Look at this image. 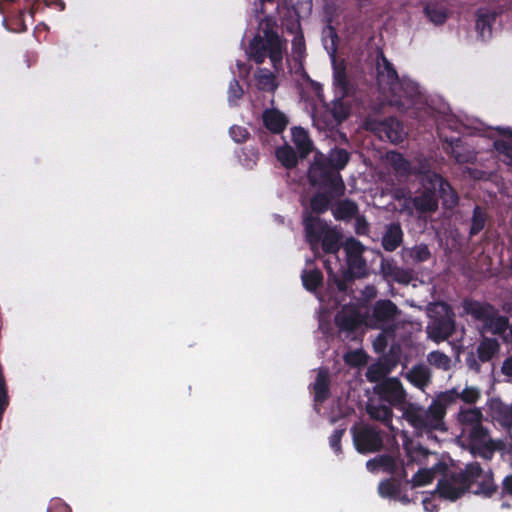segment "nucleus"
Returning a JSON list of instances; mask_svg holds the SVG:
<instances>
[{"mask_svg":"<svg viewBox=\"0 0 512 512\" xmlns=\"http://www.w3.org/2000/svg\"><path fill=\"white\" fill-rule=\"evenodd\" d=\"M441 475L436 492L445 500L456 501L469 491L484 498H491L498 491L494 473L490 469L483 470L479 462L467 463L463 469L455 471L447 468Z\"/></svg>","mask_w":512,"mask_h":512,"instance_id":"nucleus-1","label":"nucleus"},{"mask_svg":"<svg viewBox=\"0 0 512 512\" xmlns=\"http://www.w3.org/2000/svg\"><path fill=\"white\" fill-rule=\"evenodd\" d=\"M275 21L271 17H265L259 23V30L251 40L248 47V57L257 64H262L266 57L270 58L276 72L280 71L284 52V42L273 31Z\"/></svg>","mask_w":512,"mask_h":512,"instance_id":"nucleus-2","label":"nucleus"},{"mask_svg":"<svg viewBox=\"0 0 512 512\" xmlns=\"http://www.w3.org/2000/svg\"><path fill=\"white\" fill-rule=\"evenodd\" d=\"M449 406H451V400L442 391L436 394L426 409L409 404L403 412V418L417 429L445 431V416Z\"/></svg>","mask_w":512,"mask_h":512,"instance_id":"nucleus-3","label":"nucleus"},{"mask_svg":"<svg viewBox=\"0 0 512 512\" xmlns=\"http://www.w3.org/2000/svg\"><path fill=\"white\" fill-rule=\"evenodd\" d=\"M484 414L481 408L460 407L456 421L461 426L463 434L467 436L470 448H501L512 443H501L494 440L490 431L483 425Z\"/></svg>","mask_w":512,"mask_h":512,"instance_id":"nucleus-4","label":"nucleus"},{"mask_svg":"<svg viewBox=\"0 0 512 512\" xmlns=\"http://www.w3.org/2000/svg\"><path fill=\"white\" fill-rule=\"evenodd\" d=\"M397 455L394 454H382L378 455L366 463V468L368 471L375 473L379 470L386 472L394 477H397L399 480H406L407 471L406 465L413 462L414 455L421 454L424 457H427L430 454H433L431 450H405L407 462L401 457L399 451L396 450Z\"/></svg>","mask_w":512,"mask_h":512,"instance_id":"nucleus-5","label":"nucleus"},{"mask_svg":"<svg viewBox=\"0 0 512 512\" xmlns=\"http://www.w3.org/2000/svg\"><path fill=\"white\" fill-rule=\"evenodd\" d=\"M427 313L430 319L426 327L428 338L436 343L447 340L455 330L450 307L443 302L433 303L428 306Z\"/></svg>","mask_w":512,"mask_h":512,"instance_id":"nucleus-6","label":"nucleus"},{"mask_svg":"<svg viewBox=\"0 0 512 512\" xmlns=\"http://www.w3.org/2000/svg\"><path fill=\"white\" fill-rule=\"evenodd\" d=\"M304 227L308 242L315 246L322 239L323 250L327 253H337L341 247L342 234L327 225L317 216L308 215L304 218Z\"/></svg>","mask_w":512,"mask_h":512,"instance_id":"nucleus-7","label":"nucleus"},{"mask_svg":"<svg viewBox=\"0 0 512 512\" xmlns=\"http://www.w3.org/2000/svg\"><path fill=\"white\" fill-rule=\"evenodd\" d=\"M400 311L390 300H379L375 303L372 315L367 319V325L376 329H395L394 321Z\"/></svg>","mask_w":512,"mask_h":512,"instance_id":"nucleus-8","label":"nucleus"},{"mask_svg":"<svg viewBox=\"0 0 512 512\" xmlns=\"http://www.w3.org/2000/svg\"><path fill=\"white\" fill-rule=\"evenodd\" d=\"M309 180L313 185L328 187L334 195H342L344 184L338 172L321 163H314L309 169Z\"/></svg>","mask_w":512,"mask_h":512,"instance_id":"nucleus-9","label":"nucleus"},{"mask_svg":"<svg viewBox=\"0 0 512 512\" xmlns=\"http://www.w3.org/2000/svg\"><path fill=\"white\" fill-rule=\"evenodd\" d=\"M417 172L423 174L421 179L422 185L430 184L434 191L436 188H438L440 197L442 198L443 205L445 207L452 208L456 206L458 203V196L447 181H445L438 174L428 171L426 164H422Z\"/></svg>","mask_w":512,"mask_h":512,"instance_id":"nucleus-10","label":"nucleus"},{"mask_svg":"<svg viewBox=\"0 0 512 512\" xmlns=\"http://www.w3.org/2000/svg\"><path fill=\"white\" fill-rule=\"evenodd\" d=\"M343 249L346 253L349 272L353 277H364L367 274V264L363 258L365 247L356 239L348 238L343 243Z\"/></svg>","mask_w":512,"mask_h":512,"instance_id":"nucleus-11","label":"nucleus"},{"mask_svg":"<svg viewBox=\"0 0 512 512\" xmlns=\"http://www.w3.org/2000/svg\"><path fill=\"white\" fill-rule=\"evenodd\" d=\"M400 81L391 63L381 56L377 62V83L381 92L389 98L400 88Z\"/></svg>","mask_w":512,"mask_h":512,"instance_id":"nucleus-12","label":"nucleus"},{"mask_svg":"<svg viewBox=\"0 0 512 512\" xmlns=\"http://www.w3.org/2000/svg\"><path fill=\"white\" fill-rule=\"evenodd\" d=\"M488 414L491 420L509 433L512 430V402L506 403L499 397L487 401Z\"/></svg>","mask_w":512,"mask_h":512,"instance_id":"nucleus-13","label":"nucleus"},{"mask_svg":"<svg viewBox=\"0 0 512 512\" xmlns=\"http://www.w3.org/2000/svg\"><path fill=\"white\" fill-rule=\"evenodd\" d=\"M377 392L391 405L398 406L406 401L407 393L398 378H387L377 386Z\"/></svg>","mask_w":512,"mask_h":512,"instance_id":"nucleus-14","label":"nucleus"},{"mask_svg":"<svg viewBox=\"0 0 512 512\" xmlns=\"http://www.w3.org/2000/svg\"><path fill=\"white\" fill-rule=\"evenodd\" d=\"M366 129L378 132L380 137H386L392 143L402 141L404 130L401 123L394 118H389L384 122L367 121Z\"/></svg>","mask_w":512,"mask_h":512,"instance_id":"nucleus-15","label":"nucleus"},{"mask_svg":"<svg viewBox=\"0 0 512 512\" xmlns=\"http://www.w3.org/2000/svg\"><path fill=\"white\" fill-rule=\"evenodd\" d=\"M353 438L357 448H381L380 431L368 425H357L353 429Z\"/></svg>","mask_w":512,"mask_h":512,"instance_id":"nucleus-16","label":"nucleus"},{"mask_svg":"<svg viewBox=\"0 0 512 512\" xmlns=\"http://www.w3.org/2000/svg\"><path fill=\"white\" fill-rule=\"evenodd\" d=\"M419 95L417 85L410 80H401L400 88L389 97L391 104L400 108H409L413 100Z\"/></svg>","mask_w":512,"mask_h":512,"instance_id":"nucleus-17","label":"nucleus"},{"mask_svg":"<svg viewBox=\"0 0 512 512\" xmlns=\"http://www.w3.org/2000/svg\"><path fill=\"white\" fill-rule=\"evenodd\" d=\"M423 190L411 199L414 208L422 214L434 213L438 209V198L430 184L422 185Z\"/></svg>","mask_w":512,"mask_h":512,"instance_id":"nucleus-18","label":"nucleus"},{"mask_svg":"<svg viewBox=\"0 0 512 512\" xmlns=\"http://www.w3.org/2000/svg\"><path fill=\"white\" fill-rule=\"evenodd\" d=\"M405 378L419 390L425 391L432 382V371L426 364L418 363L406 372Z\"/></svg>","mask_w":512,"mask_h":512,"instance_id":"nucleus-19","label":"nucleus"},{"mask_svg":"<svg viewBox=\"0 0 512 512\" xmlns=\"http://www.w3.org/2000/svg\"><path fill=\"white\" fill-rule=\"evenodd\" d=\"M444 393L448 398H450L451 405L455 404L459 399L469 407L475 406L482 395L481 389L477 386H465L462 390L452 388L444 391Z\"/></svg>","mask_w":512,"mask_h":512,"instance_id":"nucleus-20","label":"nucleus"},{"mask_svg":"<svg viewBox=\"0 0 512 512\" xmlns=\"http://www.w3.org/2000/svg\"><path fill=\"white\" fill-rule=\"evenodd\" d=\"M361 323V315L353 307H343L335 316V324L340 331L352 332Z\"/></svg>","mask_w":512,"mask_h":512,"instance_id":"nucleus-21","label":"nucleus"},{"mask_svg":"<svg viewBox=\"0 0 512 512\" xmlns=\"http://www.w3.org/2000/svg\"><path fill=\"white\" fill-rule=\"evenodd\" d=\"M447 463L438 460L431 468L419 469L410 480L413 487H422L430 484L437 474L446 472Z\"/></svg>","mask_w":512,"mask_h":512,"instance_id":"nucleus-22","label":"nucleus"},{"mask_svg":"<svg viewBox=\"0 0 512 512\" xmlns=\"http://www.w3.org/2000/svg\"><path fill=\"white\" fill-rule=\"evenodd\" d=\"M262 119L264 126L272 133H281L288 125L287 116L276 108L266 109Z\"/></svg>","mask_w":512,"mask_h":512,"instance_id":"nucleus-23","label":"nucleus"},{"mask_svg":"<svg viewBox=\"0 0 512 512\" xmlns=\"http://www.w3.org/2000/svg\"><path fill=\"white\" fill-rule=\"evenodd\" d=\"M509 331V320L505 316L499 315L494 309L490 317L482 326V332H491L492 334L500 336L503 340Z\"/></svg>","mask_w":512,"mask_h":512,"instance_id":"nucleus-24","label":"nucleus"},{"mask_svg":"<svg viewBox=\"0 0 512 512\" xmlns=\"http://www.w3.org/2000/svg\"><path fill=\"white\" fill-rule=\"evenodd\" d=\"M366 412L371 419L379 421L387 426L390 430H393V410L389 406L370 401L366 405Z\"/></svg>","mask_w":512,"mask_h":512,"instance_id":"nucleus-25","label":"nucleus"},{"mask_svg":"<svg viewBox=\"0 0 512 512\" xmlns=\"http://www.w3.org/2000/svg\"><path fill=\"white\" fill-rule=\"evenodd\" d=\"M278 73L279 71L276 72L274 68L273 71L259 68L254 74L256 87L261 91L274 93L278 88V82L276 80Z\"/></svg>","mask_w":512,"mask_h":512,"instance_id":"nucleus-26","label":"nucleus"},{"mask_svg":"<svg viewBox=\"0 0 512 512\" xmlns=\"http://www.w3.org/2000/svg\"><path fill=\"white\" fill-rule=\"evenodd\" d=\"M403 240V232L399 223H392L386 227L382 237V246L386 251L397 249Z\"/></svg>","mask_w":512,"mask_h":512,"instance_id":"nucleus-27","label":"nucleus"},{"mask_svg":"<svg viewBox=\"0 0 512 512\" xmlns=\"http://www.w3.org/2000/svg\"><path fill=\"white\" fill-rule=\"evenodd\" d=\"M496 12L479 9L476 13V29L482 39L489 38L492 34V25L496 20Z\"/></svg>","mask_w":512,"mask_h":512,"instance_id":"nucleus-28","label":"nucleus"},{"mask_svg":"<svg viewBox=\"0 0 512 512\" xmlns=\"http://www.w3.org/2000/svg\"><path fill=\"white\" fill-rule=\"evenodd\" d=\"M384 160L398 176H407L412 171L409 162L400 153L394 151L387 152Z\"/></svg>","mask_w":512,"mask_h":512,"instance_id":"nucleus-29","label":"nucleus"},{"mask_svg":"<svg viewBox=\"0 0 512 512\" xmlns=\"http://www.w3.org/2000/svg\"><path fill=\"white\" fill-rule=\"evenodd\" d=\"M450 155L458 163H472L476 159L475 152L468 146L463 144L460 140L450 144Z\"/></svg>","mask_w":512,"mask_h":512,"instance_id":"nucleus-30","label":"nucleus"},{"mask_svg":"<svg viewBox=\"0 0 512 512\" xmlns=\"http://www.w3.org/2000/svg\"><path fill=\"white\" fill-rule=\"evenodd\" d=\"M463 309L466 314L473 316L475 319L482 321L483 324L490 317L494 308L488 304H482L476 301H464Z\"/></svg>","mask_w":512,"mask_h":512,"instance_id":"nucleus-31","label":"nucleus"},{"mask_svg":"<svg viewBox=\"0 0 512 512\" xmlns=\"http://www.w3.org/2000/svg\"><path fill=\"white\" fill-rule=\"evenodd\" d=\"M500 345L496 339L484 337L477 347V355L481 362L490 361L499 351Z\"/></svg>","mask_w":512,"mask_h":512,"instance_id":"nucleus-32","label":"nucleus"},{"mask_svg":"<svg viewBox=\"0 0 512 512\" xmlns=\"http://www.w3.org/2000/svg\"><path fill=\"white\" fill-rule=\"evenodd\" d=\"M330 379L326 370L320 369L318 371L313 390L315 393V401L323 402L329 396Z\"/></svg>","mask_w":512,"mask_h":512,"instance_id":"nucleus-33","label":"nucleus"},{"mask_svg":"<svg viewBox=\"0 0 512 512\" xmlns=\"http://www.w3.org/2000/svg\"><path fill=\"white\" fill-rule=\"evenodd\" d=\"M393 366L394 364H389L387 361L373 363L368 367L365 376L371 383L383 381Z\"/></svg>","mask_w":512,"mask_h":512,"instance_id":"nucleus-34","label":"nucleus"},{"mask_svg":"<svg viewBox=\"0 0 512 512\" xmlns=\"http://www.w3.org/2000/svg\"><path fill=\"white\" fill-rule=\"evenodd\" d=\"M397 477L387 478L380 481L378 485V494L382 498L397 499L401 493V485Z\"/></svg>","mask_w":512,"mask_h":512,"instance_id":"nucleus-35","label":"nucleus"},{"mask_svg":"<svg viewBox=\"0 0 512 512\" xmlns=\"http://www.w3.org/2000/svg\"><path fill=\"white\" fill-rule=\"evenodd\" d=\"M333 78L334 84L339 89V93L344 96L348 90V77L346 74V66L343 60L333 61Z\"/></svg>","mask_w":512,"mask_h":512,"instance_id":"nucleus-36","label":"nucleus"},{"mask_svg":"<svg viewBox=\"0 0 512 512\" xmlns=\"http://www.w3.org/2000/svg\"><path fill=\"white\" fill-rule=\"evenodd\" d=\"M292 140L302 157L311 151V141L303 128L294 127L292 129Z\"/></svg>","mask_w":512,"mask_h":512,"instance_id":"nucleus-37","label":"nucleus"},{"mask_svg":"<svg viewBox=\"0 0 512 512\" xmlns=\"http://www.w3.org/2000/svg\"><path fill=\"white\" fill-rule=\"evenodd\" d=\"M333 215L338 220L351 219L357 214V205L349 200L338 202L332 209Z\"/></svg>","mask_w":512,"mask_h":512,"instance_id":"nucleus-38","label":"nucleus"},{"mask_svg":"<svg viewBox=\"0 0 512 512\" xmlns=\"http://www.w3.org/2000/svg\"><path fill=\"white\" fill-rule=\"evenodd\" d=\"M427 362L432 367L442 370L449 371L452 367L451 358L441 351H432L427 355Z\"/></svg>","mask_w":512,"mask_h":512,"instance_id":"nucleus-39","label":"nucleus"},{"mask_svg":"<svg viewBox=\"0 0 512 512\" xmlns=\"http://www.w3.org/2000/svg\"><path fill=\"white\" fill-rule=\"evenodd\" d=\"M424 13L435 25H441L447 19L446 8L437 3H428L424 8Z\"/></svg>","mask_w":512,"mask_h":512,"instance_id":"nucleus-40","label":"nucleus"},{"mask_svg":"<svg viewBox=\"0 0 512 512\" xmlns=\"http://www.w3.org/2000/svg\"><path fill=\"white\" fill-rule=\"evenodd\" d=\"M277 159L286 167L291 168L296 165L297 158L291 147L284 146L276 150Z\"/></svg>","mask_w":512,"mask_h":512,"instance_id":"nucleus-41","label":"nucleus"},{"mask_svg":"<svg viewBox=\"0 0 512 512\" xmlns=\"http://www.w3.org/2000/svg\"><path fill=\"white\" fill-rule=\"evenodd\" d=\"M343 359L351 367H360L367 363V355L363 350L349 351L343 356Z\"/></svg>","mask_w":512,"mask_h":512,"instance_id":"nucleus-42","label":"nucleus"},{"mask_svg":"<svg viewBox=\"0 0 512 512\" xmlns=\"http://www.w3.org/2000/svg\"><path fill=\"white\" fill-rule=\"evenodd\" d=\"M304 286L308 290H315L322 282V274L319 270L304 271L302 274Z\"/></svg>","mask_w":512,"mask_h":512,"instance_id":"nucleus-43","label":"nucleus"},{"mask_svg":"<svg viewBox=\"0 0 512 512\" xmlns=\"http://www.w3.org/2000/svg\"><path fill=\"white\" fill-rule=\"evenodd\" d=\"M287 5L299 16H307L312 11V0H286Z\"/></svg>","mask_w":512,"mask_h":512,"instance_id":"nucleus-44","label":"nucleus"},{"mask_svg":"<svg viewBox=\"0 0 512 512\" xmlns=\"http://www.w3.org/2000/svg\"><path fill=\"white\" fill-rule=\"evenodd\" d=\"M349 160V154L344 149L332 150L329 155L330 164L336 169H342Z\"/></svg>","mask_w":512,"mask_h":512,"instance_id":"nucleus-45","label":"nucleus"},{"mask_svg":"<svg viewBox=\"0 0 512 512\" xmlns=\"http://www.w3.org/2000/svg\"><path fill=\"white\" fill-rule=\"evenodd\" d=\"M485 221L486 217L484 212L479 207H475L472 217L470 233L474 235L481 231L485 226Z\"/></svg>","mask_w":512,"mask_h":512,"instance_id":"nucleus-46","label":"nucleus"},{"mask_svg":"<svg viewBox=\"0 0 512 512\" xmlns=\"http://www.w3.org/2000/svg\"><path fill=\"white\" fill-rule=\"evenodd\" d=\"M328 273L329 281H333L339 291H347V282L351 280L353 276L350 272L344 273L342 276H338L337 274L333 273L330 268H328Z\"/></svg>","mask_w":512,"mask_h":512,"instance_id":"nucleus-47","label":"nucleus"},{"mask_svg":"<svg viewBox=\"0 0 512 512\" xmlns=\"http://www.w3.org/2000/svg\"><path fill=\"white\" fill-rule=\"evenodd\" d=\"M330 199L325 194H317L311 199V208L316 213H322L328 209Z\"/></svg>","mask_w":512,"mask_h":512,"instance_id":"nucleus-48","label":"nucleus"},{"mask_svg":"<svg viewBox=\"0 0 512 512\" xmlns=\"http://www.w3.org/2000/svg\"><path fill=\"white\" fill-rule=\"evenodd\" d=\"M331 113L335 120L337 121V123H341L348 117L349 109L345 104L338 101L333 103Z\"/></svg>","mask_w":512,"mask_h":512,"instance_id":"nucleus-49","label":"nucleus"},{"mask_svg":"<svg viewBox=\"0 0 512 512\" xmlns=\"http://www.w3.org/2000/svg\"><path fill=\"white\" fill-rule=\"evenodd\" d=\"M410 257L415 262H423L430 257V252L426 245H418L409 251Z\"/></svg>","mask_w":512,"mask_h":512,"instance_id":"nucleus-50","label":"nucleus"},{"mask_svg":"<svg viewBox=\"0 0 512 512\" xmlns=\"http://www.w3.org/2000/svg\"><path fill=\"white\" fill-rule=\"evenodd\" d=\"M393 331V329H383V332L375 338L373 341L375 352L382 353L386 349L388 345L387 335L393 333Z\"/></svg>","mask_w":512,"mask_h":512,"instance_id":"nucleus-51","label":"nucleus"},{"mask_svg":"<svg viewBox=\"0 0 512 512\" xmlns=\"http://www.w3.org/2000/svg\"><path fill=\"white\" fill-rule=\"evenodd\" d=\"M244 94V91L242 87L240 86L239 82L235 79H233L229 84L228 89V99L231 103H235L237 100H239Z\"/></svg>","mask_w":512,"mask_h":512,"instance_id":"nucleus-52","label":"nucleus"},{"mask_svg":"<svg viewBox=\"0 0 512 512\" xmlns=\"http://www.w3.org/2000/svg\"><path fill=\"white\" fill-rule=\"evenodd\" d=\"M495 148L507 158L510 159L512 164V138L508 140H499L495 142Z\"/></svg>","mask_w":512,"mask_h":512,"instance_id":"nucleus-53","label":"nucleus"},{"mask_svg":"<svg viewBox=\"0 0 512 512\" xmlns=\"http://www.w3.org/2000/svg\"><path fill=\"white\" fill-rule=\"evenodd\" d=\"M47 512H71V508L61 499H53L50 501Z\"/></svg>","mask_w":512,"mask_h":512,"instance_id":"nucleus-54","label":"nucleus"},{"mask_svg":"<svg viewBox=\"0 0 512 512\" xmlns=\"http://www.w3.org/2000/svg\"><path fill=\"white\" fill-rule=\"evenodd\" d=\"M509 495L512 497V474L504 477L501 487V497Z\"/></svg>","mask_w":512,"mask_h":512,"instance_id":"nucleus-55","label":"nucleus"},{"mask_svg":"<svg viewBox=\"0 0 512 512\" xmlns=\"http://www.w3.org/2000/svg\"><path fill=\"white\" fill-rule=\"evenodd\" d=\"M501 372L506 377L512 378V356L507 357L501 366Z\"/></svg>","mask_w":512,"mask_h":512,"instance_id":"nucleus-56","label":"nucleus"},{"mask_svg":"<svg viewBox=\"0 0 512 512\" xmlns=\"http://www.w3.org/2000/svg\"><path fill=\"white\" fill-rule=\"evenodd\" d=\"M394 278H395V280H397L399 282L408 283L411 279V276L407 272L400 270L398 268H395L394 269Z\"/></svg>","mask_w":512,"mask_h":512,"instance_id":"nucleus-57","label":"nucleus"},{"mask_svg":"<svg viewBox=\"0 0 512 512\" xmlns=\"http://www.w3.org/2000/svg\"><path fill=\"white\" fill-rule=\"evenodd\" d=\"M474 457L480 456L485 459H491L496 450H469Z\"/></svg>","mask_w":512,"mask_h":512,"instance_id":"nucleus-58","label":"nucleus"},{"mask_svg":"<svg viewBox=\"0 0 512 512\" xmlns=\"http://www.w3.org/2000/svg\"><path fill=\"white\" fill-rule=\"evenodd\" d=\"M467 365L471 370H473L475 372L480 371V365L473 356H471L470 358L467 359Z\"/></svg>","mask_w":512,"mask_h":512,"instance_id":"nucleus-59","label":"nucleus"},{"mask_svg":"<svg viewBox=\"0 0 512 512\" xmlns=\"http://www.w3.org/2000/svg\"><path fill=\"white\" fill-rule=\"evenodd\" d=\"M344 431L343 430H337L335 431V433L332 435L331 437V446H337L339 445L340 443V439L343 435Z\"/></svg>","mask_w":512,"mask_h":512,"instance_id":"nucleus-60","label":"nucleus"},{"mask_svg":"<svg viewBox=\"0 0 512 512\" xmlns=\"http://www.w3.org/2000/svg\"><path fill=\"white\" fill-rule=\"evenodd\" d=\"M423 506L428 512H435L437 510L436 505L428 498L423 500Z\"/></svg>","mask_w":512,"mask_h":512,"instance_id":"nucleus-61","label":"nucleus"},{"mask_svg":"<svg viewBox=\"0 0 512 512\" xmlns=\"http://www.w3.org/2000/svg\"><path fill=\"white\" fill-rule=\"evenodd\" d=\"M357 222H358L357 233H363L365 231V229H366L365 221L360 219V218H358Z\"/></svg>","mask_w":512,"mask_h":512,"instance_id":"nucleus-62","label":"nucleus"},{"mask_svg":"<svg viewBox=\"0 0 512 512\" xmlns=\"http://www.w3.org/2000/svg\"><path fill=\"white\" fill-rule=\"evenodd\" d=\"M504 342L511 343L512 342V324H509V331L507 336L504 337Z\"/></svg>","mask_w":512,"mask_h":512,"instance_id":"nucleus-63","label":"nucleus"},{"mask_svg":"<svg viewBox=\"0 0 512 512\" xmlns=\"http://www.w3.org/2000/svg\"><path fill=\"white\" fill-rule=\"evenodd\" d=\"M397 499H399L402 503H405V504L410 502L406 495H404L402 497L399 496Z\"/></svg>","mask_w":512,"mask_h":512,"instance_id":"nucleus-64","label":"nucleus"}]
</instances>
